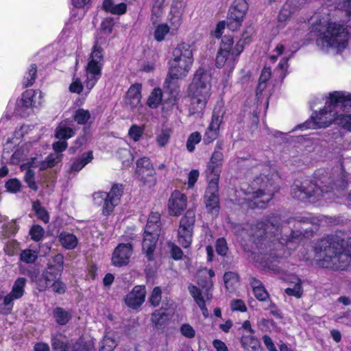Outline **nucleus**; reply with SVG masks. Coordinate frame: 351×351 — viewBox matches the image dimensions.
Wrapping results in <instances>:
<instances>
[{
  "label": "nucleus",
  "mask_w": 351,
  "mask_h": 351,
  "mask_svg": "<svg viewBox=\"0 0 351 351\" xmlns=\"http://www.w3.org/2000/svg\"><path fill=\"white\" fill-rule=\"evenodd\" d=\"M194 62L191 46L188 43L179 44L172 51L168 62V73L165 81L164 93L155 88V106L162 102V110H169L176 104L178 90L174 87V81L185 79L190 72Z\"/></svg>",
  "instance_id": "nucleus-1"
},
{
  "label": "nucleus",
  "mask_w": 351,
  "mask_h": 351,
  "mask_svg": "<svg viewBox=\"0 0 351 351\" xmlns=\"http://www.w3.org/2000/svg\"><path fill=\"white\" fill-rule=\"evenodd\" d=\"M315 183L309 180L295 181L291 186V193L293 198L300 201L314 203L334 189H343L347 185L346 175L341 169L337 174L319 169L315 173Z\"/></svg>",
  "instance_id": "nucleus-2"
},
{
  "label": "nucleus",
  "mask_w": 351,
  "mask_h": 351,
  "mask_svg": "<svg viewBox=\"0 0 351 351\" xmlns=\"http://www.w3.org/2000/svg\"><path fill=\"white\" fill-rule=\"evenodd\" d=\"M311 29L317 34V46L325 52L339 53L348 46V31L342 25L332 21L328 14L317 19Z\"/></svg>",
  "instance_id": "nucleus-3"
},
{
  "label": "nucleus",
  "mask_w": 351,
  "mask_h": 351,
  "mask_svg": "<svg viewBox=\"0 0 351 351\" xmlns=\"http://www.w3.org/2000/svg\"><path fill=\"white\" fill-rule=\"evenodd\" d=\"M344 241L336 235L321 239L315 246L319 265L325 268L346 269L351 267V254L343 249Z\"/></svg>",
  "instance_id": "nucleus-4"
},
{
  "label": "nucleus",
  "mask_w": 351,
  "mask_h": 351,
  "mask_svg": "<svg viewBox=\"0 0 351 351\" xmlns=\"http://www.w3.org/2000/svg\"><path fill=\"white\" fill-rule=\"evenodd\" d=\"M211 73L203 68H199L195 73L188 92L191 97L189 114H202L211 95Z\"/></svg>",
  "instance_id": "nucleus-5"
},
{
  "label": "nucleus",
  "mask_w": 351,
  "mask_h": 351,
  "mask_svg": "<svg viewBox=\"0 0 351 351\" xmlns=\"http://www.w3.org/2000/svg\"><path fill=\"white\" fill-rule=\"evenodd\" d=\"M347 106L351 107V94L341 91L330 93L324 109L313 114L312 121L307 122L306 128H321L329 126L333 121L337 123L339 117L337 108Z\"/></svg>",
  "instance_id": "nucleus-6"
},
{
  "label": "nucleus",
  "mask_w": 351,
  "mask_h": 351,
  "mask_svg": "<svg viewBox=\"0 0 351 351\" xmlns=\"http://www.w3.org/2000/svg\"><path fill=\"white\" fill-rule=\"evenodd\" d=\"M247 34V32L244 33L242 38L235 44L230 36H225L221 39L216 56L215 65L219 69H223L228 77L234 69L238 58L248 42L247 40L250 36Z\"/></svg>",
  "instance_id": "nucleus-7"
},
{
  "label": "nucleus",
  "mask_w": 351,
  "mask_h": 351,
  "mask_svg": "<svg viewBox=\"0 0 351 351\" xmlns=\"http://www.w3.org/2000/svg\"><path fill=\"white\" fill-rule=\"evenodd\" d=\"M277 191L273 180L265 176H261L255 179L251 186L245 193L244 199L249 207L264 208L272 199L274 193Z\"/></svg>",
  "instance_id": "nucleus-8"
},
{
  "label": "nucleus",
  "mask_w": 351,
  "mask_h": 351,
  "mask_svg": "<svg viewBox=\"0 0 351 351\" xmlns=\"http://www.w3.org/2000/svg\"><path fill=\"white\" fill-rule=\"evenodd\" d=\"M103 65V51L100 47L95 45L90 55L86 66V87L90 90L101 77Z\"/></svg>",
  "instance_id": "nucleus-9"
},
{
  "label": "nucleus",
  "mask_w": 351,
  "mask_h": 351,
  "mask_svg": "<svg viewBox=\"0 0 351 351\" xmlns=\"http://www.w3.org/2000/svg\"><path fill=\"white\" fill-rule=\"evenodd\" d=\"M27 280L18 278L14 282L11 291L7 295L0 297V313L10 314L14 306V301L21 298L25 293Z\"/></svg>",
  "instance_id": "nucleus-10"
},
{
  "label": "nucleus",
  "mask_w": 351,
  "mask_h": 351,
  "mask_svg": "<svg viewBox=\"0 0 351 351\" xmlns=\"http://www.w3.org/2000/svg\"><path fill=\"white\" fill-rule=\"evenodd\" d=\"M195 221V213L191 210H188L180 219L178 229V241L184 248L191 245Z\"/></svg>",
  "instance_id": "nucleus-11"
},
{
  "label": "nucleus",
  "mask_w": 351,
  "mask_h": 351,
  "mask_svg": "<svg viewBox=\"0 0 351 351\" xmlns=\"http://www.w3.org/2000/svg\"><path fill=\"white\" fill-rule=\"evenodd\" d=\"M296 50V49L294 50L289 49L286 41L280 43L275 47L273 51L274 53L270 56V59L276 61L279 56H284L277 69V71L279 73V77L284 78L285 77L288 68V61Z\"/></svg>",
  "instance_id": "nucleus-12"
},
{
  "label": "nucleus",
  "mask_w": 351,
  "mask_h": 351,
  "mask_svg": "<svg viewBox=\"0 0 351 351\" xmlns=\"http://www.w3.org/2000/svg\"><path fill=\"white\" fill-rule=\"evenodd\" d=\"M248 10V5L245 0H235L230 8L228 15V27L234 31L239 28Z\"/></svg>",
  "instance_id": "nucleus-13"
},
{
  "label": "nucleus",
  "mask_w": 351,
  "mask_h": 351,
  "mask_svg": "<svg viewBox=\"0 0 351 351\" xmlns=\"http://www.w3.org/2000/svg\"><path fill=\"white\" fill-rule=\"evenodd\" d=\"M219 182L208 180V185L204 195V203L206 210L213 215H217L219 210Z\"/></svg>",
  "instance_id": "nucleus-14"
},
{
  "label": "nucleus",
  "mask_w": 351,
  "mask_h": 351,
  "mask_svg": "<svg viewBox=\"0 0 351 351\" xmlns=\"http://www.w3.org/2000/svg\"><path fill=\"white\" fill-rule=\"evenodd\" d=\"M186 7V0L172 1L167 18L172 31L177 30L181 25Z\"/></svg>",
  "instance_id": "nucleus-15"
},
{
  "label": "nucleus",
  "mask_w": 351,
  "mask_h": 351,
  "mask_svg": "<svg viewBox=\"0 0 351 351\" xmlns=\"http://www.w3.org/2000/svg\"><path fill=\"white\" fill-rule=\"evenodd\" d=\"M133 254V247L130 243H120L114 249L111 258L112 265L121 267L128 265Z\"/></svg>",
  "instance_id": "nucleus-16"
},
{
  "label": "nucleus",
  "mask_w": 351,
  "mask_h": 351,
  "mask_svg": "<svg viewBox=\"0 0 351 351\" xmlns=\"http://www.w3.org/2000/svg\"><path fill=\"white\" fill-rule=\"evenodd\" d=\"M279 221L280 218L278 216H274L267 223L260 222L251 228L248 234L257 238L263 237L265 235L266 237L270 238L273 234H275V231H278Z\"/></svg>",
  "instance_id": "nucleus-17"
},
{
  "label": "nucleus",
  "mask_w": 351,
  "mask_h": 351,
  "mask_svg": "<svg viewBox=\"0 0 351 351\" xmlns=\"http://www.w3.org/2000/svg\"><path fill=\"white\" fill-rule=\"evenodd\" d=\"M123 193V186L119 184H113L110 191L106 193L107 199L102 207L104 216H109L112 213L115 206L119 204Z\"/></svg>",
  "instance_id": "nucleus-18"
},
{
  "label": "nucleus",
  "mask_w": 351,
  "mask_h": 351,
  "mask_svg": "<svg viewBox=\"0 0 351 351\" xmlns=\"http://www.w3.org/2000/svg\"><path fill=\"white\" fill-rule=\"evenodd\" d=\"M187 198L178 191L173 192L168 202V212L171 216H179L186 208Z\"/></svg>",
  "instance_id": "nucleus-19"
},
{
  "label": "nucleus",
  "mask_w": 351,
  "mask_h": 351,
  "mask_svg": "<svg viewBox=\"0 0 351 351\" xmlns=\"http://www.w3.org/2000/svg\"><path fill=\"white\" fill-rule=\"evenodd\" d=\"M154 223L149 217L146 224L142 242V250L149 261L154 259Z\"/></svg>",
  "instance_id": "nucleus-20"
},
{
  "label": "nucleus",
  "mask_w": 351,
  "mask_h": 351,
  "mask_svg": "<svg viewBox=\"0 0 351 351\" xmlns=\"http://www.w3.org/2000/svg\"><path fill=\"white\" fill-rule=\"evenodd\" d=\"M223 154L221 152L215 150L207 166L206 176L208 180H216L219 182L222 166Z\"/></svg>",
  "instance_id": "nucleus-21"
},
{
  "label": "nucleus",
  "mask_w": 351,
  "mask_h": 351,
  "mask_svg": "<svg viewBox=\"0 0 351 351\" xmlns=\"http://www.w3.org/2000/svg\"><path fill=\"white\" fill-rule=\"evenodd\" d=\"M43 102V93L40 90H27L23 93L21 99L17 103V107L29 108L37 107Z\"/></svg>",
  "instance_id": "nucleus-22"
},
{
  "label": "nucleus",
  "mask_w": 351,
  "mask_h": 351,
  "mask_svg": "<svg viewBox=\"0 0 351 351\" xmlns=\"http://www.w3.org/2000/svg\"><path fill=\"white\" fill-rule=\"evenodd\" d=\"M51 345L56 351H92V349L82 341L76 342L70 350L68 346L62 341V336L60 334L52 336Z\"/></svg>",
  "instance_id": "nucleus-23"
},
{
  "label": "nucleus",
  "mask_w": 351,
  "mask_h": 351,
  "mask_svg": "<svg viewBox=\"0 0 351 351\" xmlns=\"http://www.w3.org/2000/svg\"><path fill=\"white\" fill-rule=\"evenodd\" d=\"M146 291L143 286H136L125 298V304L130 308H136L145 301Z\"/></svg>",
  "instance_id": "nucleus-24"
},
{
  "label": "nucleus",
  "mask_w": 351,
  "mask_h": 351,
  "mask_svg": "<svg viewBox=\"0 0 351 351\" xmlns=\"http://www.w3.org/2000/svg\"><path fill=\"white\" fill-rule=\"evenodd\" d=\"M173 302H163L161 308L155 313V325L162 326L167 323L174 313Z\"/></svg>",
  "instance_id": "nucleus-25"
},
{
  "label": "nucleus",
  "mask_w": 351,
  "mask_h": 351,
  "mask_svg": "<svg viewBox=\"0 0 351 351\" xmlns=\"http://www.w3.org/2000/svg\"><path fill=\"white\" fill-rule=\"evenodd\" d=\"M58 276L53 271H50L47 269L41 274H37L32 278V280L36 285L37 289L40 291H45L50 288L53 280Z\"/></svg>",
  "instance_id": "nucleus-26"
},
{
  "label": "nucleus",
  "mask_w": 351,
  "mask_h": 351,
  "mask_svg": "<svg viewBox=\"0 0 351 351\" xmlns=\"http://www.w3.org/2000/svg\"><path fill=\"white\" fill-rule=\"evenodd\" d=\"M141 85L140 84H135L132 85L128 90L125 104L130 108H135L138 106L141 99Z\"/></svg>",
  "instance_id": "nucleus-27"
},
{
  "label": "nucleus",
  "mask_w": 351,
  "mask_h": 351,
  "mask_svg": "<svg viewBox=\"0 0 351 351\" xmlns=\"http://www.w3.org/2000/svg\"><path fill=\"white\" fill-rule=\"evenodd\" d=\"M301 5L302 4L299 3L298 0H288L280 11L278 21H286L300 8Z\"/></svg>",
  "instance_id": "nucleus-28"
},
{
  "label": "nucleus",
  "mask_w": 351,
  "mask_h": 351,
  "mask_svg": "<svg viewBox=\"0 0 351 351\" xmlns=\"http://www.w3.org/2000/svg\"><path fill=\"white\" fill-rule=\"evenodd\" d=\"M215 276V272L212 269H203L201 270L199 273V278L204 277L205 280H198V285L206 290V298L209 300L210 298V294L208 293V291L213 287V283L212 278Z\"/></svg>",
  "instance_id": "nucleus-29"
},
{
  "label": "nucleus",
  "mask_w": 351,
  "mask_h": 351,
  "mask_svg": "<svg viewBox=\"0 0 351 351\" xmlns=\"http://www.w3.org/2000/svg\"><path fill=\"white\" fill-rule=\"evenodd\" d=\"M62 159V154L52 153L46 158L45 161L40 162L39 165L37 164L38 162L35 158L33 159L32 165L39 167L40 170H44L56 166L61 162Z\"/></svg>",
  "instance_id": "nucleus-30"
},
{
  "label": "nucleus",
  "mask_w": 351,
  "mask_h": 351,
  "mask_svg": "<svg viewBox=\"0 0 351 351\" xmlns=\"http://www.w3.org/2000/svg\"><path fill=\"white\" fill-rule=\"evenodd\" d=\"M241 343L244 351H261L260 341L252 334L243 335Z\"/></svg>",
  "instance_id": "nucleus-31"
},
{
  "label": "nucleus",
  "mask_w": 351,
  "mask_h": 351,
  "mask_svg": "<svg viewBox=\"0 0 351 351\" xmlns=\"http://www.w3.org/2000/svg\"><path fill=\"white\" fill-rule=\"evenodd\" d=\"M74 134V128L68 121H64L61 122L56 128L55 136L58 139L66 140L71 138Z\"/></svg>",
  "instance_id": "nucleus-32"
},
{
  "label": "nucleus",
  "mask_w": 351,
  "mask_h": 351,
  "mask_svg": "<svg viewBox=\"0 0 351 351\" xmlns=\"http://www.w3.org/2000/svg\"><path fill=\"white\" fill-rule=\"evenodd\" d=\"M58 241L63 247L66 250L75 249L78 243V239L75 235L67 232H62L58 235Z\"/></svg>",
  "instance_id": "nucleus-33"
},
{
  "label": "nucleus",
  "mask_w": 351,
  "mask_h": 351,
  "mask_svg": "<svg viewBox=\"0 0 351 351\" xmlns=\"http://www.w3.org/2000/svg\"><path fill=\"white\" fill-rule=\"evenodd\" d=\"M223 282L227 291H234L240 285L239 275L232 271L226 272L223 275Z\"/></svg>",
  "instance_id": "nucleus-34"
},
{
  "label": "nucleus",
  "mask_w": 351,
  "mask_h": 351,
  "mask_svg": "<svg viewBox=\"0 0 351 351\" xmlns=\"http://www.w3.org/2000/svg\"><path fill=\"white\" fill-rule=\"evenodd\" d=\"M189 291L202 310L204 316L207 317L208 315V310L206 307L205 300L202 295V293L199 289L195 286L190 285L189 287Z\"/></svg>",
  "instance_id": "nucleus-35"
},
{
  "label": "nucleus",
  "mask_w": 351,
  "mask_h": 351,
  "mask_svg": "<svg viewBox=\"0 0 351 351\" xmlns=\"http://www.w3.org/2000/svg\"><path fill=\"white\" fill-rule=\"evenodd\" d=\"M93 158L92 152L83 154L80 158L75 159L71 165L70 171L77 172L82 169Z\"/></svg>",
  "instance_id": "nucleus-36"
},
{
  "label": "nucleus",
  "mask_w": 351,
  "mask_h": 351,
  "mask_svg": "<svg viewBox=\"0 0 351 351\" xmlns=\"http://www.w3.org/2000/svg\"><path fill=\"white\" fill-rule=\"evenodd\" d=\"M63 255L58 254L49 261L47 269L50 271H53L58 276L63 269Z\"/></svg>",
  "instance_id": "nucleus-37"
},
{
  "label": "nucleus",
  "mask_w": 351,
  "mask_h": 351,
  "mask_svg": "<svg viewBox=\"0 0 351 351\" xmlns=\"http://www.w3.org/2000/svg\"><path fill=\"white\" fill-rule=\"evenodd\" d=\"M53 316L58 324L65 325L72 317L71 312L62 308L57 307L53 310Z\"/></svg>",
  "instance_id": "nucleus-38"
},
{
  "label": "nucleus",
  "mask_w": 351,
  "mask_h": 351,
  "mask_svg": "<svg viewBox=\"0 0 351 351\" xmlns=\"http://www.w3.org/2000/svg\"><path fill=\"white\" fill-rule=\"evenodd\" d=\"M136 173L138 176H143L146 173L147 176H151L152 167L150 160L148 158L143 157L136 162Z\"/></svg>",
  "instance_id": "nucleus-39"
},
{
  "label": "nucleus",
  "mask_w": 351,
  "mask_h": 351,
  "mask_svg": "<svg viewBox=\"0 0 351 351\" xmlns=\"http://www.w3.org/2000/svg\"><path fill=\"white\" fill-rule=\"evenodd\" d=\"M19 229V226L16 223V221L12 219L3 224L1 235L4 238H8L12 235H14L18 232Z\"/></svg>",
  "instance_id": "nucleus-40"
},
{
  "label": "nucleus",
  "mask_w": 351,
  "mask_h": 351,
  "mask_svg": "<svg viewBox=\"0 0 351 351\" xmlns=\"http://www.w3.org/2000/svg\"><path fill=\"white\" fill-rule=\"evenodd\" d=\"M202 140V135L199 132H194L191 133L186 141V147L189 152H193L195 149V145H197Z\"/></svg>",
  "instance_id": "nucleus-41"
},
{
  "label": "nucleus",
  "mask_w": 351,
  "mask_h": 351,
  "mask_svg": "<svg viewBox=\"0 0 351 351\" xmlns=\"http://www.w3.org/2000/svg\"><path fill=\"white\" fill-rule=\"evenodd\" d=\"M36 71V66L35 64L30 65L28 71L25 73L23 78V84L25 87L30 86L34 84Z\"/></svg>",
  "instance_id": "nucleus-42"
},
{
  "label": "nucleus",
  "mask_w": 351,
  "mask_h": 351,
  "mask_svg": "<svg viewBox=\"0 0 351 351\" xmlns=\"http://www.w3.org/2000/svg\"><path fill=\"white\" fill-rule=\"evenodd\" d=\"M37 258V252L29 249L23 250L20 254L21 261L25 263H33Z\"/></svg>",
  "instance_id": "nucleus-43"
},
{
  "label": "nucleus",
  "mask_w": 351,
  "mask_h": 351,
  "mask_svg": "<svg viewBox=\"0 0 351 351\" xmlns=\"http://www.w3.org/2000/svg\"><path fill=\"white\" fill-rule=\"evenodd\" d=\"M223 121V113L215 111L212 116L211 122L208 128L215 131H219V127Z\"/></svg>",
  "instance_id": "nucleus-44"
},
{
  "label": "nucleus",
  "mask_w": 351,
  "mask_h": 351,
  "mask_svg": "<svg viewBox=\"0 0 351 351\" xmlns=\"http://www.w3.org/2000/svg\"><path fill=\"white\" fill-rule=\"evenodd\" d=\"M170 32V27L165 23L160 24L157 26L155 29V40L162 41L165 39V36Z\"/></svg>",
  "instance_id": "nucleus-45"
},
{
  "label": "nucleus",
  "mask_w": 351,
  "mask_h": 351,
  "mask_svg": "<svg viewBox=\"0 0 351 351\" xmlns=\"http://www.w3.org/2000/svg\"><path fill=\"white\" fill-rule=\"evenodd\" d=\"M296 281L293 288L289 287L285 289V293L289 295L300 298L302 295L303 290L301 286V280L297 278Z\"/></svg>",
  "instance_id": "nucleus-46"
},
{
  "label": "nucleus",
  "mask_w": 351,
  "mask_h": 351,
  "mask_svg": "<svg viewBox=\"0 0 351 351\" xmlns=\"http://www.w3.org/2000/svg\"><path fill=\"white\" fill-rule=\"evenodd\" d=\"M90 114L88 110L78 109L75 114L74 119L79 124H85L90 119Z\"/></svg>",
  "instance_id": "nucleus-47"
},
{
  "label": "nucleus",
  "mask_w": 351,
  "mask_h": 351,
  "mask_svg": "<svg viewBox=\"0 0 351 351\" xmlns=\"http://www.w3.org/2000/svg\"><path fill=\"white\" fill-rule=\"evenodd\" d=\"M33 209L38 217L45 223L49 221V217L47 212L40 206L38 202L33 203Z\"/></svg>",
  "instance_id": "nucleus-48"
},
{
  "label": "nucleus",
  "mask_w": 351,
  "mask_h": 351,
  "mask_svg": "<svg viewBox=\"0 0 351 351\" xmlns=\"http://www.w3.org/2000/svg\"><path fill=\"white\" fill-rule=\"evenodd\" d=\"M171 131L169 128H165L161 130L156 138L158 144L162 147L167 144L169 142Z\"/></svg>",
  "instance_id": "nucleus-49"
},
{
  "label": "nucleus",
  "mask_w": 351,
  "mask_h": 351,
  "mask_svg": "<svg viewBox=\"0 0 351 351\" xmlns=\"http://www.w3.org/2000/svg\"><path fill=\"white\" fill-rule=\"evenodd\" d=\"M117 344L110 337L105 336L101 343L99 351H113Z\"/></svg>",
  "instance_id": "nucleus-50"
},
{
  "label": "nucleus",
  "mask_w": 351,
  "mask_h": 351,
  "mask_svg": "<svg viewBox=\"0 0 351 351\" xmlns=\"http://www.w3.org/2000/svg\"><path fill=\"white\" fill-rule=\"evenodd\" d=\"M44 233V229L38 225L33 226L29 230L31 238L36 241H40L43 237Z\"/></svg>",
  "instance_id": "nucleus-51"
},
{
  "label": "nucleus",
  "mask_w": 351,
  "mask_h": 351,
  "mask_svg": "<svg viewBox=\"0 0 351 351\" xmlns=\"http://www.w3.org/2000/svg\"><path fill=\"white\" fill-rule=\"evenodd\" d=\"M337 124L351 130V114H339L337 119Z\"/></svg>",
  "instance_id": "nucleus-52"
},
{
  "label": "nucleus",
  "mask_w": 351,
  "mask_h": 351,
  "mask_svg": "<svg viewBox=\"0 0 351 351\" xmlns=\"http://www.w3.org/2000/svg\"><path fill=\"white\" fill-rule=\"evenodd\" d=\"M19 248V243L15 240L8 241L4 247L5 253L9 256H13Z\"/></svg>",
  "instance_id": "nucleus-53"
},
{
  "label": "nucleus",
  "mask_w": 351,
  "mask_h": 351,
  "mask_svg": "<svg viewBox=\"0 0 351 351\" xmlns=\"http://www.w3.org/2000/svg\"><path fill=\"white\" fill-rule=\"evenodd\" d=\"M24 179L29 188L34 191L37 190L38 187L34 181V172L32 169H28L26 171Z\"/></svg>",
  "instance_id": "nucleus-54"
},
{
  "label": "nucleus",
  "mask_w": 351,
  "mask_h": 351,
  "mask_svg": "<svg viewBox=\"0 0 351 351\" xmlns=\"http://www.w3.org/2000/svg\"><path fill=\"white\" fill-rule=\"evenodd\" d=\"M52 290L54 293L58 294H62L65 292L66 286L65 285L58 279V277L53 280V282L51 285Z\"/></svg>",
  "instance_id": "nucleus-55"
},
{
  "label": "nucleus",
  "mask_w": 351,
  "mask_h": 351,
  "mask_svg": "<svg viewBox=\"0 0 351 351\" xmlns=\"http://www.w3.org/2000/svg\"><path fill=\"white\" fill-rule=\"evenodd\" d=\"M143 128H141V127L136 125H133L130 128L128 134L130 137L134 141H138L143 134Z\"/></svg>",
  "instance_id": "nucleus-56"
},
{
  "label": "nucleus",
  "mask_w": 351,
  "mask_h": 351,
  "mask_svg": "<svg viewBox=\"0 0 351 351\" xmlns=\"http://www.w3.org/2000/svg\"><path fill=\"white\" fill-rule=\"evenodd\" d=\"M5 187L11 193H16L21 189V182L17 179H10L5 183Z\"/></svg>",
  "instance_id": "nucleus-57"
},
{
  "label": "nucleus",
  "mask_w": 351,
  "mask_h": 351,
  "mask_svg": "<svg viewBox=\"0 0 351 351\" xmlns=\"http://www.w3.org/2000/svg\"><path fill=\"white\" fill-rule=\"evenodd\" d=\"M180 332L186 338H193L195 335V330L188 324H182L180 327Z\"/></svg>",
  "instance_id": "nucleus-58"
},
{
  "label": "nucleus",
  "mask_w": 351,
  "mask_h": 351,
  "mask_svg": "<svg viewBox=\"0 0 351 351\" xmlns=\"http://www.w3.org/2000/svg\"><path fill=\"white\" fill-rule=\"evenodd\" d=\"M217 252L221 256H225L228 252V246L223 238L218 239L216 243Z\"/></svg>",
  "instance_id": "nucleus-59"
},
{
  "label": "nucleus",
  "mask_w": 351,
  "mask_h": 351,
  "mask_svg": "<svg viewBox=\"0 0 351 351\" xmlns=\"http://www.w3.org/2000/svg\"><path fill=\"white\" fill-rule=\"evenodd\" d=\"M230 307L232 311H239L241 312H245L247 311V307L244 302L240 299L231 301Z\"/></svg>",
  "instance_id": "nucleus-60"
},
{
  "label": "nucleus",
  "mask_w": 351,
  "mask_h": 351,
  "mask_svg": "<svg viewBox=\"0 0 351 351\" xmlns=\"http://www.w3.org/2000/svg\"><path fill=\"white\" fill-rule=\"evenodd\" d=\"M219 136L217 131L208 128L205 132L204 141L206 143L209 144L213 142Z\"/></svg>",
  "instance_id": "nucleus-61"
},
{
  "label": "nucleus",
  "mask_w": 351,
  "mask_h": 351,
  "mask_svg": "<svg viewBox=\"0 0 351 351\" xmlns=\"http://www.w3.org/2000/svg\"><path fill=\"white\" fill-rule=\"evenodd\" d=\"M114 23L113 21V19L108 17V18H106L105 19L103 20V21L101 22V27L102 30L104 32H106L107 34H110L112 32V27H114Z\"/></svg>",
  "instance_id": "nucleus-62"
},
{
  "label": "nucleus",
  "mask_w": 351,
  "mask_h": 351,
  "mask_svg": "<svg viewBox=\"0 0 351 351\" xmlns=\"http://www.w3.org/2000/svg\"><path fill=\"white\" fill-rule=\"evenodd\" d=\"M83 89V85L78 78H73L72 83L69 86V90L71 93H80Z\"/></svg>",
  "instance_id": "nucleus-63"
},
{
  "label": "nucleus",
  "mask_w": 351,
  "mask_h": 351,
  "mask_svg": "<svg viewBox=\"0 0 351 351\" xmlns=\"http://www.w3.org/2000/svg\"><path fill=\"white\" fill-rule=\"evenodd\" d=\"M199 176V171L197 169H193L190 171L188 177V186L189 188H193L197 182Z\"/></svg>",
  "instance_id": "nucleus-64"
}]
</instances>
